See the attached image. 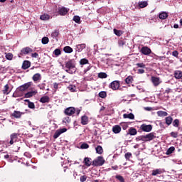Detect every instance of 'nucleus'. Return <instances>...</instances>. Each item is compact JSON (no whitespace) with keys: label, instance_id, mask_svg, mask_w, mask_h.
<instances>
[{"label":"nucleus","instance_id":"nucleus-8","mask_svg":"<svg viewBox=\"0 0 182 182\" xmlns=\"http://www.w3.org/2000/svg\"><path fill=\"white\" fill-rule=\"evenodd\" d=\"M31 82H29L25 83V84L19 86L17 88L18 93H19V92H25V90H26L28 88H29L31 87Z\"/></svg>","mask_w":182,"mask_h":182},{"label":"nucleus","instance_id":"nucleus-6","mask_svg":"<svg viewBox=\"0 0 182 182\" xmlns=\"http://www.w3.org/2000/svg\"><path fill=\"white\" fill-rule=\"evenodd\" d=\"M64 113L67 116H72V114H75V113H76V109L73 107H70L65 109Z\"/></svg>","mask_w":182,"mask_h":182},{"label":"nucleus","instance_id":"nucleus-50","mask_svg":"<svg viewBox=\"0 0 182 182\" xmlns=\"http://www.w3.org/2000/svg\"><path fill=\"white\" fill-rule=\"evenodd\" d=\"M68 89L70 92H76V86L75 85H70Z\"/></svg>","mask_w":182,"mask_h":182},{"label":"nucleus","instance_id":"nucleus-56","mask_svg":"<svg viewBox=\"0 0 182 182\" xmlns=\"http://www.w3.org/2000/svg\"><path fill=\"white\" fill-rule=\"evenodd\" d=\"M29 109H35V104L32 102H30L28 105Z\"/></svg>","mask_w":182,"mask_h":182},{"label":"nucleus","instance_id":"nucleus-28","mask_svg":"<svg viewBox=\"0 0 182 182\" xmlns=\"http://www.w3.org/2000/svg\"><path fill=\"white\" fill-rule=\"evenodd\" d=\"M165 122H166V124H167V126H170V124H171V123H173V117H171V116L166 117L165 118Z\"/></svg>","mask_w":182,"mask_h":182},{"label":"nucleus","instance_id":"nucleus-35","mask_svg":"<svg viewBox=\"0 0 182 182\" xmlns=\"http://www.w3.org/2000/svg\"><path fill=\"white\" fill-rule=\"evenodd\" d=\"M125 82L127 85H130V83L133 82V77L132 76H128L126 79H125Z\"/></svg>","mask_w":182,"mask_h":182},{"label":"nucleus","instance_id":"nucleus-64","mask_svg":"<svg viewBox=\"0 0 182 182\" xmlns=\"http://www.w3.org/2000/svg\"><path fill=\"white\" fill-rule=\"evenodd\" d=\"M53 87H54V89H58L59 85L58 83L55 82L53 84Z\"/></svg>","mask_w":182,"mask_h":182},{"label":"nucleus","instance_id":"nucleus-20","mask_svg":"<svg viewBox=\"0 0 182 182\" xmlns=\"http://www.w3.org/2000/svg\"><path fill=\"white\" fill-rule=\"evenodd\" d=\"M50 100V98L48 95H45L40 99L41 103H49Z\"/></svg>","mask_w":182,"mask_h":182},{"label":"nucleus","instance_id":"nucleus-62","mask_svg":"<svg viewBox=\"0 0 182 182\" xmlns=\"http://www.w3.org/2000/svg\"><path fill=\"white\" fill-rule=\"evenodd\" d=\"M172 55H173L175 58L178 57V51H177V50L173 51V52H172Z\"/></svg>","mask_w":182,"mask_h":182},{"label":"nucleus","instance_id":"nucleus-43","mask_svg":"<svg viewBox=\"0 0 182 182\" xmlns=\"http://www.w3.org/2000/svg\"><path fill=\"white\" fill-rule=\"evenodd\" d=\"M118 45L119 47L124 46V45H126V41L123 39H119L118 41Z\"/></svg>","mask_w":182,"mask_h":182},{"label":"nucleus","instance_id":"nucleus-9","mask_svg":"<svg viewBox=\"0 0 182 182\" xmlns=\"http://www.w3.org/2000/svg\"><path fill=\"white\" fill-rule=\"evenodd\" d=\"M68 12H69V9L65 7H61L58 9V14L61 16H65V15L68 14Z\"/></svg>","mask_w":182,"mask_h":182},{"label":"nucleus","instance_id":"nucleus-59","mask_svg":"<svg viewBox=\"0 0 182 182\" xmlns=\"http://www.w3.org/2000/svg\"><path fill=\"white\" fill-rule=\"evenodd\" d=\"M130 157H132V153L127 152V154H125V159L127 160H129Z\"/></svg>","mask_w":182,"mask_h":182},{"label":"nucleus","instance_id":"nucleus-25","mask_svg":"<svg viewBox=\"0 0 182 182\" xmlns=\"http://www.w3.org/2000/svg\"><path fill=\"white\" fill-rule=\"evenodd\" d=\"M147 5H149V3L147 2V1H139L138 3V6L141 9L146 8Z\"/></svg>","mask_w":182,"mask_h":182},{"label":"nucleus","instance_id":"nucleus-44","mask_svg":"<svg viewBox=\"0 0 182 182\" xmlns=\"http://www.w3.org/2000/svg\"><path fill=\"white\" fill-rule=\"evenodd\" d=\"M61 53H62V52L60 51V49H59V48H56L53 51V54L55 55L56 56H59Z\"/></svg>","mask_w":182,"mask_h":182},{"label":"nucleus","instance_id":"nucleus-7","mask_svg":"<svg viewBox=\"0 0 182 182\" xmlns=\"http://www.w3.org/2000/svg\"><path fill=\"white\" fill-rule=\"evenodd\" d=\"M140 129L142 132H146V133H149L151 130L153 129V127L151 126V124H143L142 125H141Z\"/></svg>","mask_w":182,"mask_h":182},{"label":"nucleus","instance_id":"nucleus-42","mask_svg":"<svg viewBox=\"0 0 182 182\" xmlns=\"http://www.w3.org/2000/svg\"><path fill=\"white\" fill-rule=\"evenodd\" d=\"M98 77L100 79H106V77H107V74H106V73H100Z\"/></svg>","mask_w":182,"mask_h":182},{"label":"nucleus","instance_id":"nucleus-34","mask_svg":"<svg viewBox=\"0 0 182 182\" xmlns=\"http://www.w3.org/2000/svg\"><path fill=\"white\" fill-rule=\"evenodd\" d=\"M174 150H176V148L174 146H171L169 149H167L166 154H167V156H169V154H171L173 151H174Z\"/></svg>","mask_w":182,"mask_h":182},{"label":"nucleus","instance_id":"nucleus-15","mask_svg":"<svg viewBox=\"0 0 182 182\" xmlns=\"http://www.w3.org/2000/svg\"><path fill=\"white\" fill-rule=\"evenodd\" d=\"M31 68V61L29 60H24L22 64V69L26 70V69H29Z\"/></svg>","mask_w":182,"mask_h":182},{"label":"nucleus","instance_id":"nucleus-17","mask_svg":"<svg viewBox=\"0 0 182 182\" xmlns=\"http://www.w3.org/2000/svg\"><path fill=\"white\" fill-rule=\"evenodd\" d=\"M112 132L114 134H119L122 132V127L119 125H115L112 127Z\"/></svg>","mask_w":182,"mask_h":182},{"label":"nucleus","instance_id":"nucleus-13","mask_svg":"<svg viewBox=\"0 0 182 182\" xmlns=\"http://www.w3.org/2000/svg\"><path fill=\"white\" fill-rule=\"evenodd\" d=\"M38 94V90H33V91H30L28 92L25 94L24 97L26 99H29V97H32V96H35V95Z\"/></svg>","mask_w":182,"mask_h":182},{"label":"nucleus","instance_id":"nucleus-19","mask_svg":"<svg viewBox=\"0 0 182 182\" xmlns=\"http://www.w3.org/2000/svg\"><path fill=\"white\" fill-rule=\"evenodd\" d=\"M151 82L154 86H159L160 85V79L156 77H151Z\"/></svg>","mask_w":182,"mask_h":182},{"label":"nucleus","instance_id":"nucleus-39","mask_svg":"<svg viewBox=\"0 0 182 182\" xmlns=\"http://www.w3.org/2000/svg\"><path fill=\"white\" fill-rule=\"evenodd\" d=\"M41 42L43 45H48V43H49V38L48 37H43Z\"/></svg>","mask_w":182,"mask_h":182},{"label":"nucleus","instance_id":"nucleus-45","mask_svg":"<svg viewBox=\"0 0 182 182\" xmlns=\"http://www.w3.org/2000/svg\"><path fill=\"white\" fill-rule=\"evenodd\" d=\"M115 178H117V180H119L120 182H124V178H123V176H122L121 175H117L115 176Z\"/></svg>","mask_w":182,"mask_h":182},{"label":"nucleus","instance_id":"nucleus-30","mask_svg":"<svg viewBox=\"0 0 182 182\" xmlns=\"http://www.w3.org/2000/svg\"><path fill=\"white\" fill-rule=\"evenodd\" d=\"M63 50L65 53H72V52H73V48L70 46H65L63 48Z\"/></svg>","mask_w":182,"mask_h":182},{"label":"nucleus","instance_id":"nucleus-26","mask_svg":"<svg viewBox=\"0 0 182 182\" xmlns=\"http://www.w3.org/2000/svg\"><path fill=\"white\" fill-rule=\"evenodd\" d=\"M40 19L41 21H49V19H50V16L48 14H44L40 16Z\"/></svg>","mask_w":182,"mask_h":182},{"label":"nucleus","instance_id":"nucleus-2","mask_svg":"<svg viewBox=\"0 0 182 182\" xmlns=\"http://www.w3.org/2000/svg\"><path fill=\"white\" fill-rule=\"evenodd\" d=\"M33 50L29 47L23 48L21 50L20 53L18 55V58H21V56H25L26 55H29V53H32Z\"/></svg>","mask_w":182,"mask_h":182},{"label":"nucleus","instance_id":"nucleus-61","mask_svg":"<svg viewBox=\"0 0 182 182\" xmlns=\"http://www.w3.org/2000/svg\"><path fill=\"white\" fill-rule=\"evenodd\" d=\"M137 73H139V75H143V73H144V69L143 68L138 69Z\"/></svg>","mask_w":182,"mask_h":182},{"label":"nucleus","instance_id":"nucleus-5","mask_svg":"<svg viewBox=\"0 0 182 182\" xmlns=\"http://www.w3.org/2000/svg\"><path fill=\"white\" fill-rule=\"evenodd\" d=\"M19 136V134L18 133H13L10 135V141L9 144L12 146L14 143H16L18 141V136Z\"/></svg>","mask_w":182,"mask_h":182},{"label":"nucleus","instance_id":"nucleus-31","mask_svg":"<svg viewBox=\"0 0 182 182\" xmlns=\"http://www.w3.org/2000/svg\"><path fill=\"white\" fill-rule=\"evenodd\" d=\"M95 150H96V153H97V154H103V148L100 145H98L95 148Z\"/></svg>","mask_w":182,"mask_h":182},{"label":"nucleus","instance_id":"nucleus-3","mask_svg":"<svg viewBox=\"0 0 182 182\" xmlns=\"http://www.w3.org/2000/svg\"><path fill=\"white\" fill-rule=\"evenodd\" d=\"M105 159L103 156H98L96 159L92 161V166H95L96 167H99L100 166H103L105 164Z\"/></svg>","mask_w":182,"mask_h":182},{"label":"nucleus","instance_id":"nucleus-58","mask_svg":"<svg viewBox=\"0 0 182 182\" xmlns=\"http://www.w3.org/2000/svg\"><path fill=\"white\" fill-rule=\"evenodd\" d=\"M45 86H46V84L42 83L38 85V87L41 90H45Z\"/></svg>","mask_w":182,"mask_h":182},{"label":"nucleus","instance_id":"nucleus-41","mask_svg":"<svg viewBox=\"0 0 182 182\" xmlns=\"http://www.w3.org/2000/svg\"><path fill=\"white\" fill-rule=\"evenodd\" d=\"M99 96L100 97H101L102 99H105V97H106V96H107V93L106 92V91H101L99 93Z\"/></svg>","mask_w":182,"mask_h":182},{"label":"nucleus","instance_id":"nucleus-23","mask_svg":"<svg viewBox=\"0 0 182 182\" xmlns=\"http://www.w3.org/2000/svg\"><path fill=\"white\" fill-rule=\"evenodd\" d=\"M123 117L124 119H130V120H134V114H133V113L124 114Z\"/></svg>","mask_w":182,"mask_h":182},{"label":"nucleus","instance_id":"nucleus-11","mask_svg":"<svg viewBox=\"0 0 182 182\" xmlns=\"http://www.w3.org/2000/svg\"><path fill=\"white\" fill-rule=\"evenodd\" d=\"M22 114H25V112H21L20 111H14L11 116L15 119H21L22 117Z\"/></svg>","mask_w":182,"mask_h":182},{"label":"nucleus","instance_id":"nucleus-63","mask_svg":"<svg viewBox=\"0 0 182 182\" xmlns=\"http://www.w3.org/2000/svg\"><path fill=\"white\" fill-rule=\"evenodd\" d=\"M67 129L66 128H62L58 129V131H60V133L62 134L63 133H65V132H67Z\"/></svg>","mask_w":182,"mask_h":182},{"label":"nucleus","instance_id":"nucleus-18","mask_svg":"<svg viewBox=\"0 0 182 182\" xmlns=\"http://www.w3.org/2000/svg\"><path fill=\"white\" fill-rule=\"evenodd\" d=\"M87 123H89V117H87V116H86V115H83L81 117V124L83 126H86V124H87Z\"/></svg>","mask_w":182,"mask_h":182},{"label":"nucleus","instance_id":"nucleus-16","mask_svg":"<svg viewBox=\"0 0 182 182\" xmlns=\"http://www.w3.org/2000/svg\"><path fill=\"white\" fill-rule=\"evenodd\" d=\"M141 53H142L143 55H150V53H151V50L148 47H143L141 49Z\"/></svg>","mask_w":182,"mask_h":182},{"label":"nucleus","instance_id":"nucleus-33","mask_svg":"<svg viewBox=\"0 0 182 182\" xmlns=\"http://www.w3.org/2000/svg\"><path fill=\"white\" fill-rule=\"evenodd\" d=\"M114 33L117 36H122L123 35V31L122 30H117L116 28H114Z\"/></svg>","mask_w":182,"mask_h":182},{"label":"nucleus","instance_id":"nucleus-51","mask_svg":"<svg viewBox=\"0 0 182 182\" xmlns=\"http://www.w3.org/2000/svg\"><path fill=\"white\" fill-rule=\"evenodd\" d=\"M136 141H144V135L137 136L136 138Z\"/></svg>","mask_w":182,"mask_h":182},{"label":"nucleus","instance_id":"nucleus-60","mask_svg":"<svg viewBox=\"0 0 182 182\" xmlns=\"http://www.w3.org/2000/svg\"><path fill=\"white\" fill-rule=\"evenodd\" d=\"M51 35H52V36H53V38H58V35H59V32H58V31H54Z\"/></svg>","mask_w":182,"mask_h":182},{"label":"nucleus","instance_id":"nucleus-47","mask_svg":"<svg viewBox=\"0 0 182 182\" xmlns=\"http://www.w3.org/2000/svg\"><path fill=\"white\" fill-rule=\"evenodd\" d=\"M166 116H168V113H167V112L160 111L161 117H166Z\"/></svg>","mask_w":182,"mask_h":182},{"label":"nucleus","instance_id":"nucleus-38","mask_svg":"<svg viewBox=\"0 0 182 182\" xmlns=\"http://www.w3.org/2000/svg\"><path fill=\"white\" fill-rule=\"evenodd\" d=\"M63 123L65 124H69L70 123V118L69 117H65L63 119Z\"/></svg>","mask_w":182,"mask_h":182},{"label":"nucleus","instance_id":"nucleus-40","mask_svg":"<svg viewBox=\"0 0 182 182\" xmlns=\"http://www.w3.org/2000/svg\"><path fill=\"white\" fill-rule=\"evenodd\" d=\"M73 21H74L75 23H80V17L79 16H74Z\"/></svg>","mask_w":182,"mask_h":182},{"label":"nucleus","instance_id":"nucleus-21","mask_svg":"<svg viewBox=\"0 0 182 182\" xmlns=\"http://www.w3.org/2000/svg\"><path fill=\"white\" fill-rule=\"evenodd\" d=\"M128 134H130V136H136V134H137V129L133 127L129 128L128 130Z\"/></svg>","mask_w":182,"mask_h":182},{"label":"nucleus","instance_id":"nucleus-32","mask_svg":"<svg viewBox=\"0 0 182 182\" xmlns=\"http://www.w3.org/2000/svg\"><path fill=\"white\" fill-rule=\"evenodd\" d=\"M172 124L173 127H178V126H180V120L178 119H174L172 121Z\"/></svg>","mask_w":182,"mask_h":182},{"label":"nucleus","instance_id":"nucleus-49","mask_svg":"<svg viewBox=\"0 0 182 182\" xmlns=\"http://www.w3.org/2000/svg\"><path fill=\"white\" fill-rule=\"evenodd\" d=\"M21 94L19 93V91L18 90H16V92L13 94L12 97H20Z\"/></svg>","mask_w":182,"mask_h":182},{"label":"nucleus","instance_id":"nucleus-48","mask_svg":"<svg viewBox=\"0 0 182 182\" xmlns=\"http://www.w3.org/2000/svg\"><path fill=\"white\" fill-rule=\"evenodd\" d=\"M80 149H89V144H87L86 143H83L80 145Z\"/></svg>","mask_w":182,"mask_h":182},{"label":"nucleus","instance_id":"nucleus-46","mask_svg":"<svg viewBox=\"0 0 182 182\" xmlns=\"http://www.w3.org/2000/svg\"><path fill=\"white\" fill-rule=\"evenodd\" d=\"M171 137H173V139H177V137H178V132H171Z\"/></svg>","mask_w":182,"mask_h":182},{"label":"nucleus","instance_id":"nucleus-54","mask_svg":"<svg viewBox=\"0 0 182 182\" xmlns=\"http://www.w3.org/2000/svg\"><path fill=\"white\" fill-rule=\"evenodd\" d=\"M157 174H160V169L152 171V176H157Z\"/></svg>","mask_w":182,"mask_h":182},{"label":"nucleus","instance_id":"nucleus-24","mask_svg":"<svg viewBox=\"0 0 182 182\" xmlns=\"http://www.w3.org/2000/svg\"><path fill=\"white\" fill-rule=\"evenodd\" d=\"M92 159L90 158H85L84 159V163H85V165L87 166V167H90V166H92Z\"/></svg>","mask_w":182,"mask_h":182},{"label":"nucleus","instance_id":"nucleus-52","mask_svg":"<svg viewBox=\"0 0 182 182\" xmlns=\"http://www.w3.org/2000/svg\"><path fill=\"white\" fill-rule=\"evenodd\" d=\"M137 68H141L142 69L146 68V65L143 63H136Z\"/></svg>","mask_w":182,"mask_h":182},{"label":"nucleus","instance_id":"nucleus-36","mask_svg":"<svg viewBox=\"0 0 182 182\" xmlns=\"http://www.w3.org/2000/svg\"><path fill=\"white\" fill-rule=\"evenodd\" d=\"M89 64V60L86 58H82L80 60V65H87Z\"/></svg>","mask_w":182,"mask_h":182},{"label":"nucleus","instance_id":"nucleus-12","mask_svg":"<svg viewBox=\"0 0 182 182\" xmlns=\"http://www.w3.org/2000/svg\"><path fill=\"white\" fill-rule=\"evenodd\" d=\"M75 52H82L83 49H86V44L85 43H82V44H78L75 46Z\"/></svg>","mask_w":182,"mask_h":182},{"label":"nucleus","instance_id":"nucleus-10","mask_svg":"<svg viewBox=\"0 0 182 182\" xmlns=\"http://www.w3.org/2000/svg\"><path fill=\"white\" fill-rule=\"evenodd\" d=\"M153 139H154V134L153 133L144 135V141H150L151 140H153Z\"/></svg>","mask_w":182,"mask_h":182},{"label":"nucleus","instance_id":"nucleus-22","mask_svg":"<svg viewBox=\"0 0 182 182\" xmlns=\"http://www.w3.org/2000/svg\"><path fill=\"white\" fill-rule=\"evenodd\" d=\"M33 82H38L42 79V75L40 73H36L32 77Z\"/></svg>","mask_w":182,"mask_h":182},{"label":"nucleus","instance_id":"nucleus-37","mask_svg":"<svg viewBox=\"0 0 182 182\" xmlns=\"http://www.w3.org/2000/svg\"><path fill=\"white\" fill-rule=\"evenodd\" d=\"M6 59H7V60H12V59H14V54L8 53L6 54Z\"/></svg>","mask_w":182,"mask_h":182},{"label":"nucleus","instance_id":"nucleus-57","mask_svg":"<svg viewBox=\"0 0 182 182\" xmlns=\"http://www.w3.org/2000/svg\"><path fill=\"white\" fill-rule=\"evenodd\" d=\"M31 58H35V59H38L39 58V54L38 53H31Z\"/></svg>","mask_w":182,"mask_h":182},{"label":"nucleus","instance_id":"nucleus-27","mask_svg":"<svg viewBox=\"0 0 182 182\" xmlns=\"http://www.w3.org/2000/svg\"><path fill=\"white\" fill-rule=\"evenodd\" d=\"M167 18H168V13L166 11H163L160 13V19L164 20V19H167Z\"/></svg>","mask_w":182,"mask_h":182},{"label":"nucleus","instance_id":"nucleus-53","mask_svg":"<svg viewBox=\"0 0 182 182\" xmlns=\"http://www.w3.org/2000/svg\"><path fill=\"white\" fill-rule=\"evenodd\" d=\"M60 134H60V131L57 130L55 132V133L54 134V136H53L54 139H58V137H59V136H60Z\"/></svg>","mask_w":182,"mask_h":182},{"label":"nucleus","instance_id":"nucleus-55","mask_svg":"<svg viewBox=\"0 0 182 182\" xmlns=\"http://www.w3.org/2000/svg\"><path fill=\"white\" fill-rule=\"evenodd\" d=\"M87 179V176H80V181H81V182H85V181H86Z\"/></svg>","mask_w":182,"mask_h":182},{"label":"nucleus","instance_id":"nucleus-29","mask_svg":"<svg viewBox=\"0 0 182 182\" xmlns=\"http://www.w3.org/2000/svg\"><path fill=\"white\" fill-rule=\"evenodd\" d=\"M174 77H176V79H181L182 72L180 70H176L174 72Z\"/></svg>","mask_w":182,"mask_h":182},{"label":"nucleus","instance_id":"nucleus-4","mask_svg":"<svg viewBox=\"0 0 182 182\" xmlns=\"http://www.w3.org/2000/svg\"><path fill=\"white\" fill-rule=\"evenodd\" d=\"M109 87L112 90H119V87H120V81L119 80L112 81L109 85Z\"/></svg>","mask_w":182,"mask_h":182},{"label":"nucleus","instance_id":"nucleus-1","mask_svg":"<svg viewBox=\"0 0 182 182\" xmlns=\"http://www.w3.org/2000/svg\"><path fill=\"white\" fill-rule=\"evenodd\" d=\"M64 70L70 75H73L76 72V65L74 60H69L65 63Z\"/></svg>","mask_w":182,"mask_h":182},{"label":"nucleus","instance_id":"nucleus-14","mask_svg":"<svg viewBox=\"0 0 182 182\" xmlns=\"http://www.w3.org/2000/svg\"><path fill=\"white\" fill-rule=\"evenodd\" d=\"M11 92H12V89H10L9 85L6 84L2 90L3 95H9Z\"/></svg>","mask_w":182,"mask_h":182}]
</instances>
